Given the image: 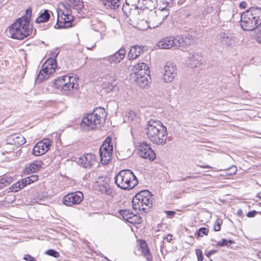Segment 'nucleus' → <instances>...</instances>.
I'll list each match as a JSON object with an SVG mask.
<instances>
[{"instance_id": "50", "label": "nucleus", "mask_w": 261, "mask_h": 261, "mask_svg": "<svg viewBox=\"0 0 261 261\" xmlns=\"http://www.w3.org/2000/svg\"><path fill=\"white\" fill-rule=\"evenodd\" d=\"M107 80H108V83L113 82H114V83H116V81L117 80V76L115 74H113L110 76L108 75Z\"/></svg>"}, {"instance_id": "8", "label": "nucleus", "mask_w": 261, "mask_h": 261, "mask_svg": "<svg viewBox=\"0 0 261 261\" xmlns=\"http://www.w3.org/2000/svg\"><path fill=\"white\" fill-rule=\"evenodd\" d=\"M113 152V146L112 143V139L108 136L99 149V155L102 164L106 165L111 160Z\"/></svg>"}, {"instance_id": "22", "label": "nucleus", "mask_w": 261, "mask_h": 261, "mask_svg": "<svg viewBox=\"0 0 261 261\" xmlns=\"http://www.w3.org/2000/svg\"><path fill=\"white\" fill-rule=\"evenodd\" d=\"M139 250L141 251L147 261H152V256L150 253L147 243L145 240H139Z\"/></svg>"}, {"instance_id": "28", "label": "nucleus", "mask_w": 261, "mask_h": 261, "mask_svg": "<svg viewBox=\"0 0 261 261\" xmlns=\"http://www.w3.org/2000/svg\"><path fill=\"white\" fill-rule=\"evenodd\" d=\"M46 68V67H43V68L39 71L37 77L35 79L36 84H40L42 83L44 81L47 80L48 78L49 75L53 74L49 73V71H47Z\"/></svg>"}, {"instance_id": "46", "label": "nucleus", "mask_w": 261, "mask_h": 261, "mask_svg": "<svg viewBox=\"0 0 261 261\" xmlns=\"http://www.w3.org/2000/svg\"><path fill=\"white\" fill-rule=\"evenodd\" d=\"M28 180L29 184H31L38 180L39 177L38 175L34 174L32 175L27 177Z\"/></svg>"}, {"instance_id": "45", "label": "nucleus", "mask_w": 261, "mask_h": 261, "mask_svg": "<svg viewBox=\"0 0 261 261\" xmlns=\"http://www.w3.org/2000/svg\"><path fill=\"white\" fill-rule=\"evenodd\" d=\"M222 224V220L221 219H217L214 225V230L215 231H220L221 230Z\"/></svg>"}, {"instance_id": "36", "label": "nucleus", "mask_w": 261, "mask_h": 261, "mask_svg": "<svg viewBox=\"0 0 261 261\" xmlns=\"http://www.w3.org/2000/svg\"><path fill=\"white\" fill-rule=\"evenodd\" d=\"M119 213L123 219L128 221L130 218H131L133 212L130 210L122 209L119 211Z\"/></svg>"}, {"instance_id": "63", "label": "nucleus", "mask_w": 261, "mask_h": 261, "mask_svg": "<svg viewBox=\"0 0 261 261\" xmlns=\"http://www.w3.org/2000/svg\"><path fill=\"white\" fill-rule=\"evenodd\" d=\"M18 182L20 183L19 189H22L25 187L23 184V181H22L21 180L18 181Z\"/></svg>"}, {"instance_id": "51", "label": "nucleus", "mask_w": 261, "mask_h": 261, "mask_svg": "<svg viewBox=\"0 0 261 261\" xmlns=\"http://www.w3.org/2000/svg\"><path fill=\"white\" fill-rule=\"evenodd\" d=\"M227 173L229 175L235 174L237 172V168L236 166H232L227 169Z\"/></svg>"}, {"instance_id": "14", "label": "nucleus", "mask_w": 261, "mask_h": 261, "mask_svg": "<svg viewBox=\"0 0 261 261\" xmlns=\"http://www.w3.org/2000/svg\"><path fill=\"white\" fill-rule=\"evenodd\" d=\"M165 73L163 80L166 83H170L173 81L176 75V66L173 63L168 62L164 66Z\"/></svg>"}, {"instance_id": "27", "label": "nucleus", "mask_w": 261, "mask_h": 261, "mask_svg": "<svg viewBox=\"0 0 261 261\" xmlns=\"http://www.w3.org/2000/svg\"><path fill=\"white\" fill-rule=\"evenodd\" d=\"M135 73L137 75V73H142V74H147L149 76L148 73L149 71V68L148 65L144 63H139L134 66Z\"/></svg>"}, {"instance_id": "26", "label": "nucleus", "mask_w": 261, "mask_h": 261, "mask_svg": "<svg viewBox=\"0 0 261 261\" xmlns=\"http://www.w3.org/2000/svg\"><path fill=\"white\" fill-rule=\"evenodd\" d=\"M163 12L161 11H159V14L155 15V17H154L153 19V20H151L150 22V24H151V26L153 28L158 27L159 25L161 24L162 21L166 18V17L168 16L169 13L168 12H166L165 14H162Z\"/></svg>"}, {"instance_id": "6", "label": "nucleus", "mask_w": 261, "mask_h": 261, "mask_svg": "<svg viewBox=\"0 0 261 261\" xmlns=\"http://www.w3.org/2000/svg\"><path fill=\"white\" fill-rule=\"evenodd\" d=\"M151 194L148 190H142L137 193L132 200L133 208L134 210L145 211L144 206H152Z\"/></svg>"}, {"instance_id": "25", "label": "nucleus", "mask_w": 261, "mask_h": 261, "mask_svg": "<svg viewBox=\"0 0 261 261\" xmlns=\"http://www.w3.org/2000/svg\"><path fill=\"white\" fill-rule=\"evenodd\" d=\"M43 165V162L40 160H36L30 164L29 167L25 168L24 173L28 174L39 171Z\"/></svg>"}, {"instance_id": "59", "label": "nucleus", "mask_w": 261, "mask_h": 261, "mask_svg": "<svg viewBox=\"0 0 261 261\" xmlns=\"http://www.w3.org/2000/svg\"><path fill=\"white\" fill-rule=\"evenodd\" d=\"M172 235H171V234H168L166 237V240L168 242H170L172 240Z\"/></svg>"}, {"instance_id": "52", "label": "nucleus", "mask_w": 261, "mask_h": 261, "mask_svg": "<svg viewBox=\"0 0 261 261\" xmlns=\"http://www.w3.org/2000/svg\"><path fill=\"white\" fill-rule=\"evenodd\" d=\"M165 213L167 217L169 218H173L176 214V212L173 211H166Z\"/></svg>"}, {"instance_id": "15", "label": "nucleus", "mask_w": 261, "mask_h": 261, "mask_svg": "<svg viewBox=\"0 0 261 261\" xmlns=\"http://www.w3.org/2000/svg\"><path fill=\"white\" fill-rule=\"evenodd\" d=\"M220 44L225 47L232 46L236 42L234 35L229 32H221L218 35Z\"/></svg>"}, {"instance_id": "56", "label": "nucleus", "mask_w": 261, "mask_h": 261, "mask_svg": "<svg viewBox=\"0 0 261 261\" xmlns=\"http://www.w3.org/2000/svg\"><path fill=\"white\" fill-rule=\"evenodd\" d=\"M257 30L259 31V32L256 35V40L257 42L261 44V28Z\"/></svg>"}, {"instance_id": "53", "label": "nucleus", "mask_w": 261, "mask_h": 261, "mask_svg": "<svg viewBox=\"0 0 261 261\" xmlns=\"http://www.w3.org/2000/svg\"><path fill=\"white\" fill-rule=\"evenodd\" d=\"M129 6H130L129 5H127L126 3H125V4H123V5L122 10L123 12H124V13L126 15H127L128 13H129Z\"/></svg>"}, {"instance_id": "39", "label": "nucleus", "mask_w": 261, "mask_h": 261, "mask_svg": "<svg viewBox=\"0 0 261 261\" xmlns=\"http://www.w3.org/2000/svg\"><path fill=\"white\" fill-rule=\"evenodd\" d=\"M233 243H234V242L231 240L222 239L220 241H219L217 243V244H216V246L217 247L228 246Z\"/></svg>"}, {"instance_id": "29", "label": "nucleus", "mask_w": 261, "mask_h": 261, "mask_svg": "<svg viewBox=\"0 0 261 261\" xmlns=\"http://www.w3.org/2000/svg\"><path fill=\"white\" fill-rule=\"evenodd\" d=\"M101 4L106 9L115 10L118 8L120 5V0H100Z\"/></svg>"}, {"instance_id": "44", "label": "nucleus", "mask_w": 261, "mask_h": 261, "mask_svg": "<svg viewBox=\"0 0 261 261\" xmlns=\"http://www.w3.org/2000/svg\"><path fill=\"white\" fill-rule=\"evenodd\" d=\"M45 254L48 255L53 256L55 258H57L60 256L59 252L52 249L46 250L45 252Z\"/></svg>"}, {"instance_id": "62", "label": "nucleus", "mask_w": 261, "mask_h": 261, "mask_svg": "<svg viewBox=\"0 0 261 261\" xmlns=\"http://www.w3.org/2000/svg\"><path fill=\"white\" fill-rule=\"evenodd\" d=\"M237 214L240 217H242L243 216L242 210L241 209H239L237 211Z\"/></svg>"}, {"instance_id": "11", "label": "nucleus", "mask_w": 261, "mask_h": 261, "mask_svg": "<svg viewBox=\"0 0 261 261\" xmlns=\"http://www.w3.org/2000/svg\"><path fill=\"white\" fill-rule=\"evenodd\" d=\"M126 50L124 47L122 46L119 50L111 56L103 58L104 62L109 63L110 65L117 64L120 63L125 57Z\"/></svg>"}, {"instance_id": "24", "label": "nucleus", "mask_w": 261, "mask_h": 261, "mask_svg": "<svg viewBox=\"0 0 261 261\" xmlns=\"http://www.w3.org/2000/svg\"><path fill=\"white\" fill-rule=\"evenodd\" d=\"M98 188L100 193L105 194L108 196L109 199L113 197V190L109 184V179L104 180L102 184L99 185Z\"/></svg>"}, {"instance_id": "9", "label": "nucleus", "mask_w": 261, "mask_h": 261, "mask_svg": "<svg viewBox=\"0 0 261 261\" xmlns=\"http://www.w3.org/2000/svg\"><path fill=\"white\" fill-rule=\"evenodd\" d=\"M65 82L62 86L61 92L64 94H70L75 92L79 87L76 79L73 76L66 75L63 76Z\"/></svg>"}, {"instance_id": "10", "label": "nucleus", "mask_w": 261, "mask_h": 261, "mask_svg": "<svg viewBox=\"0 0 261 261\" xmlns=\"http://www.w3.org/2000/svg\"><path fill=\"white\" fill-rule=\"evenodd\" d=\"M84 198V195L81 191L67 194L62 199L63 203L67 206L80 204Z\"/></svg>"}, {"instance_id": "61", "label": "nucleus", "mask_w": 261, "mask_h": 261, "mask_svg": "<svg viewBox=\"0 0 261 261\" xmlns=\"http://www.w3.org/2000/svg\"><path fill=\"white\" fill-rule=\"evenodd\" d=\"M198 166H199L200 167L202 168H208V169H212L213 168L212 167H211L208 165H199Z\"/></svg>"}, {"instance_id": "12", "label": "nucleus", "mask_w": 261, "mask_h": 261, "mask_svg": "<svg viewBox=\"0 0 261 261\" xmlns=\"http://www.w3.org/2000/svg\"><path fill=\"white\" fill-rule=\"evenodd\" d=\"M50 145V140L49 138L43 139L35 145L32 150L33 154L35 156H40L44 154L48 150Z\"/></svg>"}, {"instance_id": "32", "label": "nucleus", "mask_w": 261, "mask_h": 261, "mask_svg": "<svg viewBox=\"0 0 261 261\" xmlns=\"http://www.w3.org/2000/svg\"><path fill=\"white\" fill-rule=\"evenodd\" d=\"M146 74H142V73H137L136 81L139 86L142 88H145L147 86L149 83V81L148 80Z\"/></svg>"}, {"instance_id": "41", "label": "nucleus", "mask_w": 261, "mask_h": 261, "mask_svg": "<svg viewBox=\"0 0 261 261\" xmlns=\"http://www.w3.org/2000/svg\"><path fill=\"white\" fill-rule=\"evenodd\" d=\"M64 82H65V81L63 80V76H59L55 80V81L54 82V86L56 89L61 91V88H62V86H63Z\"/></svg>"}, {"instance_id": "48", "label": "nucleus", "mask_w": 261, "mask_h": 261, "mask_svg": "<svg viewBox=\"0 0 261 261\" xmlns=\"http://www.w3.org/2000/svg\"><path fill=\"white\" fill-rule=\"evenodd\" d=\"M195 253L197 257V260L203 261V256L202 251L200 249H196Z\"/></svg>"}, {"instance_id": "16", "label": "nucleus", "mask_w": 261, "mask_h": 261, "mask_svg": "<svg viewBox=\"0 0 261 261\" xmlns=\"http://www.w3.org/2000/svg\"><path fill=\"white\" fill-rule=\"evenodd\" d=\"M95 156L92 153L85 154L77 159L76 162L85 168H90L95 161Z\"/></svg>"}, {"instance_id": "31", "label": "nucleus", "mask_w": 261, "mask_h": 261, "mask_svg": "<svg viewBox=\"0 0 261 261\" xmlns=\"http://www.w3.org/2000/svg\"><path fill=\"white\" fill-rule=\"evenodd\" d=\"M43 67H46V69L49 73H53L57 67V60L49 58L44 63Z\"/></svg>"}, {"instance_id": "30", "label": "nucleus", "mask_w": 261, "mask_h": 261, "mask_svg": "<svg viewBox=\"0 0 261 261\" xmlns=\"http://www.w3.org/2000/svg\"><path fill=\"white\" fill-rule=\"evenodd\" d=\"M50 13H53L48 10L45 9L43 12L40 13L39 16L36 19L37 23H44L47 22L50 18Z\"/></svg>"}, {"instance_id": "40", "label": "nucleus", "mask_w": 261, "mask_h": 261, "mask_svg": "<svg viewBox=\"0 0 261 261\" xmlns=\"http://www.w3.org/2000/svg\"><path fill=\"white\" fill-rule=\"evenodd\" d=\"M131 218H130L129 220H128L129 223L132 224H140L142 222V220L141 217L137 214H134L133 213H132V215L131 216Z\"/></svg>"}, {"instance_id": "19", "label": "nucleus", "mask_w": 261, "mask_h": 261, "mask_svg": "<svg viewBox=\"0 0 261 261\" xmlns=\"http://www.w3.org/2000/svg\"><path fill=\"white\" fill-rule=\"evenodd\" d=\"M176 37H167L159 42V46L163 49H170L171 47L177 48L176 44Z\"/></svg>"}, {"instance_id": "57", "label": "nucleus", "mask_w": 261, "mask_h": 261, "mask_svg": "<svg viewBox=\"0 0 261 261\" xmlns=\"http://www.w3.org/2000/svg\"><path fill=\"white\" fill-rule=\"evenodd\" d=\"M217 252V251L216 250H213V249L211 250L210 251H206L205 252V255L207 257H210L212 254H215Z\"/></svg>"}, {"instance_id": "20", "label": "nucleus", "mask_w": 261, "mask_h": 261, "mask_svg": "<svg viewBox=\"0 0 261 261\" xmlns=\"http://www.w3.org/2000/svg\"><path fill=\"white\" fill-rule=\"evenodd\" d=\"M202 56L198 53H190L188 57V61L191 68L200 66L202 63Z\"/></svg>"}, {"instance_id": "60", "label": "nucleus", "mask_w": 261, "mask_h": 261, "mask_svg": "<svg viewBox=\"0 0 261 261\" xmlns=\"http://www.w3.org/2000/svg\"><path fill=\"white\" fill-rule=\"evenodd\" d=\"M21 180L22 181H23V184L25 187L27 186V185H30V184H29L28 182V180L27 177L22 178Z\"/></svg>"}, {"instance_id": "35", "label": "nucleus", "mask_w": 261, "mask_h": 261, "mask_svg": "<svg viewBox=\"0 0 261 261\" xmlns=\"http://www.w3.org/2000/svg\"><path fill=\"white\" fill-rule=\"evenodd\" d=\"M13 181V178L8 175H5L0 179V190L9 186Z\"/></svg>"}, {"instance_id": "7", "label": "nucleus", "mask_w": 261, "mask_h": 261, "mask_svg": "<svg viewBox=\"0 0 261 261\" xmlns=\"http://www.w3.org/2000/svg\"><path fill=\"white\" fill-rule=\"evenodd\" d=\"M63 6L65 8L64 11L59 9L57 11L58 13V19L55 26V28H68L72 25L73 16L71 15V10L70 9L68 8L65 4H63Z\"/></svg>"}, {"instance_id": "58", "label": "nucleus", "mask_w": 261, "mask_h": 261, "mask_svg": "<svg viewBox=\"0 0 261 261\" xmlns=\"http://www.w3.org/2000/svg\"><path fill=\"white\" fill-rule=\"evenodd\" d=\"M239 7L241 9H245L247 7V3L243 1L240 3Z\"/></svg>"}, {"instance_id": "55", "label": "nucleus", "mask_w": 261, "mask_h": 261, "mask_svg": "<svg viewBox=\"0 0 261 261\" xmlns=\"http://www.w3.org/2000/svg\"><path fill=\"white\" fill-rule=\"evenodd\" d=\"M23 259L27 261H36L35 258L30 254L25 255Z\"/></svg>"}, {"instance_id": "4", "label": "nucleus", "mask_w": 261, "mask_h": 261, "mask_svg": "<svg viewBox=\"0 0 261 261\" xmlns=\"http://www.w3.org/2000/svg\"><path fill=\"white\" fill-rule=\"evenodd\" d=\"M114 179L117 186L124 190L133 189L139 184L138 178L129 169L120 170L115 175Z\"/></svg>"}, {"instance_id": "49", "label": "nucleus", "mask_w": 261, "mask_h": 261, "mask_svg": "<svg viewBox=\"0 0 261 261\" xmlns=\"http://www.w3.org/2000/svg\"><path fill=\"white\" fill-rule=\"evenodd\" d=\"M60 51L59 50V49L58 48H56L55 50L52 51L50 53L51 57L50 58H52L53 59L56 60V58L58 56V55L59 54Z\"/></svg>"}, {"instance_id": "33", "label": "nucleus", "mask_w": 261, "mask_h": 261, "mask_svg": "<svg viewBox=\"0 0 261 261\" xmlns=\"http://www.w3.org/2000/svg\"><path fill=\"white\" fill-rule=\"evenodd\" d=\"M91 23L92 30L96 32L101 30L105 27V24L102 21L95 18L91 20Z\"/></svg>"}, {"instance_id": "64", "label": "nucleus", "mask_w": 261, "mask_h": 261, "mask_svg": "<svg viewBox=\"0 0 261 261\" xmlns=\"http://www.w3.org/2000/svg\"><path fill=\"white\" fill-rule=\"evenodd\" d=\"M193 178V176H188L185 178H183L181 179H180L179 180H187V179H191V178Z\"/></svg>"}, {"instance_id": "21", "label": "nucleus", "mask_w": 261, "mask_h": 261, "mask_svg": "<svg viewBox=\"0 0 261 261\" xmlns=\"http://www.w3.org/2000/svg\"><path fill=\"white\" fill-rule=\"evenodd\" d=\"M66 6L68 8L76 10L77 13H80L84 9V4L83 0H65Z\"/></svg>"}, {"instance_id": "23", "label": "nucleus", "mask_w": 261, "mask_h": 261, "mask_svg": "<svg viewBox=\"0 0 261 261\" xmlns=\"http://www.w3.org/2000/svg\"><path fill=\"white\" fill-rule=\"evenodd\" d=\"M144 46L142 45H134L131 47L127 54L129 60H133L138 58L143 52Z\"/></svg>"}, {"instance_id": "34", "label": "nucleus", "mask_w": 261, "mask_h": 261, "mask_svg": "<svg viewBox=\"0 0 261 261\" xmlns=\"http://www.w3.org/2000/svg\"><path fill=\"white\" fill-rule=\"evenodd\" d=\"M142 12L144 14L147 15V20H146V22L148 24H150V22L151 20H153V19L154 17H155L156 15L155 10L154 9L149 10L147 8L143 9Z\"/></svg>"}, {"instance_id": "13", "label": "nucleus", "mask_w": 261, "mask_h": 261, "mask_svg": "<svg viewBox=\"0 0 261 261\" xmlns=\"http://www.w3.org/2000/svg\"><path fill=\"white\" fill-rule=\"evenodd\" d=\"M139 155L141 158L150 161H153L156 158L155 153L150 145L145 142L140 146Z\"/></svg>"}, {"instance_id": "37", "label": "nucleus", "mask_w": 261, "mask_h": 261, "mask_svg": "<svg viewBox=\"0 0 261 261\" xmlns=\"http://www.w3.org/2000/svg\"><path fill=\"white\" fill-rule=\"evenodd\" d=\"M208 232L209 230L207 228L200 227L195 232V236L198 239L199 237H202L203 235L207 236Z\"/></svg>"}, {"instance_id": "42", "label": "nucleus", "mask_w": 261, "mask_h": 261, "mask_svg": "<svg viewBox=\"0 0 261 261\" xmlns=\"http://www.w3.org/2000/svg\"><path fill=\"white\" fill-rule=\"evenodd\" d=\"M172 1L173 0H158L157 4L160 5L161 11L163 12L166 7L171 4Z\"/></svg>"}, {"instance_id": "1", "label": "nucleus", "mask_w": 261, "mask_h": 261, "mask_svg": "<svg viewBox=\"0 0 261 261\" xmlns=\"http://www.w3.org/2000/svg\"><path fill=\"white\" fill-rule=\"evenodd\" d=\"M32 16V8H28L25 11V14L9 27V33L11 38L22 40L30 36L36 34V30H33V27L30 24Z\"/></svg>"}, {"instance_id": "3", "label": "nucleus", "mask_w": 261, "mask_h": 261, "mask_svg": "<svg viewBox=\"0 0 261 261\" xmlns=\"http://www.w3.org/2000/svg\"><path fill=\"white\" fill-rule=\"evenodd\" d=\"M240 25L246 31L259 30L261 28V8L252 7L242 12Z\"/></svg>"}, {"instance_id": "17", "label": "nucleus", "mask_w": 261, "mask_h": 261, "mask_svg": "<svg viewBox=\"0 0 261 261\" xmlns=\"http://www.w3.org/2000/svg\"><path fill=\"white\" fill-rule=\"evenodd\" d=\"M194 37L193 35L190 34L181 35L180 36H176V44H177V48L180 47H186L188 46H190Z\"/></svg>"}, {"instance_id": "18", "label": "nucleus", "mask_w": 261, "mask_h": 261, "mask_svg": "<svg viewBox=\"0 0 261 261\" xmlns=\"http://www.w3.org/2000/svg\"><path fill=\"white\" fill-rule=\"evenodd\" d=\"M6 142L8 144L20 146L24 144L26 140L22 135L20 134H14L7 137Z\"/></svg>"}, {"instance_id": "47", "label": "nucleus", "mask_w": 261, "mask_h": 261, "mask_svg": "<svg viewBox=\"0 0 261 261\" xmlns=\"http://www.w3.org/2000/svg\"><path fill=\"white\" fill-rule=\"evenodd\" d=\"M19 185H20V183L18 182V181H17L16 183L14 184L9 188V189L11 192H17L21 190V189H19Z\"/></svg>"}, {"instance_id": "38", "label": "nucleus", "mask_w": 261, "mask_h": 261, "mask_svg": "<svg viewBox=\"0 0 261 261\" xmlns=\"http://www.w3.org/2000/svg\"><path fill=\"white\" fill-rule=\"evenodd\" d=\"M125 3L127 5L134 7V10H136L142 7L141 5L140 4L141 3V0H125Z\"/></svg>"}, {"instance_id": "43", "label": "nucleus", "mask_w": 261, "mask_h": 261, "mask_svg": "<svg viewBox=\"0 0 261 261\" xmlns=\"http://www.w3.org/2000/svg\"><path fill=\"white\" fill-rule=\"evenodd\" d=\"M106 89L107 92L110 93L112 91H117L118 87L117 86V83H114V82L109 83Z\"/></svg>"}, {"instance_id": "5", "label": "nucleus", "mask_w": 261, "mask_h": 261, "mask_svg": "<svg viewBox=\"0 0 261 261\" xmlns=\"http://www.w3.org/2000/svg\"><path fill=\"white\" fill-rule=\"evenodd\" d=\"M107 116V113L104 108H96L92 113L89 114L83 119L82 123L94 129L98 127L97 125L100 127L101 124L105 123Z\"/></svg>"}, {"instance_id": "54", "label": "nucleus", "mask_w": 261, "mask_h": 261, "mask_svg": "<svg viewBox=\"0 0 261 261\" xmlns=\"http://www.w3.org/2000/svg\"><path fill=\"white\" fill-rule=\"evenodd\" d=\"M257 212L255 210H252L251 211H249L246 214L247 217L248 218H252L255 217L256 214H257Z\"/></svg>"}, {"instance_id": "2", "label": "nucleus", "mask_w": 261, "mask_h": 261, "mask_svg": "<svg viewBox=\"0 0 261 261\" xmlns=\"http://www.w3.org/2000/svg\"><path fill=\"white\" fill-rule=\"evenodd\" d=\"M145 134L151 142L158 145H164L167 142V128L158 120L150 119L145 128Z\"/></svg>"}]
</instances>
